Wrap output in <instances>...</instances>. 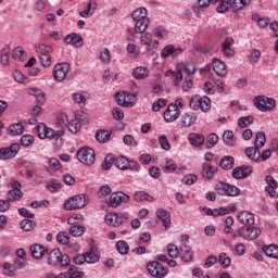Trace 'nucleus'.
<instances>
[{
	"label": "nucleus",
	"instance_id": "nucleus-1",
	"mask_svg": "<svg viewBox=\"0 0 278 278\" xmlns=\"http://www.w3.org/2000/svg\"><path fill=\"white\" fill-rule=\"evenodd\" d=\"M86 205H88V198L86 194H77L71 197L64 202V210L67 212H73L75 210H83V207H86Z\"/></svg>",
	"mask_w": 278,
	"mask_h": 278
},
{
	"label": "nucleus",
	"instance_id": "nucleus-2",
	"mask_svg": "<svg viewBox=\"0 0 278 278\" xmlns=\"http://www.w3.org/2000/svg\"><path fill=\"white\" fill-rule=\"evenodd\" d=\"M47 264L49 266H58V264L68 266L71 264V257L66 254H62L60 249H53L48 255Z\"/></svg>",
	"mask_w": 278,
	"mask_h": 278
},
{
	"label": "nucleus",
	"instance_id": "nucleus-3",
	"mask_svg": "<svg viewBox=\"0 0 278 278\" xmlns=\"http://www.w3.org/2000/svg\"><path fill=\"white\" fill-rule=\"evenodd\" d=\"M215 192L222 197H238V194H240V188L219 181L215 185Z\"/></svg>",
	"mask_w": 278,
	"mask_h": 278
},
{
	"label": "nucleus",
	"instance_id": "nucleus-4",
	"mask_svg": "<svg viewBox=\"0 0 278 278\" xmlns=\"http://www.w3.org/2000/svg\"><path fill=\"white\" fill-rule=\"evenodd\" d=\"M262 233V230L257 227H249V226H242L239 228L238 233H233L232 238H243L244 240H256V238H260Z\"/></svg>",
	"mask_w": 278,
	"mask_h": 278
},
{
	"label": "nucleus",
	"instance_id": "nucleus-5",
	"mask_svg": "<svg viewBox=\"0 0 278 278\" xmlns=\"http://www.w3.org/2000/svg\"><path fill=\"white\" fill-rule=\"evenodd\" d=\"M136 97H138V92L136 91L134 93L126 91L117 92L115 94V101L123 108H134L136 105Z\"/></svg>",
	"mask_w": 278,
	"mask_h": 278
},
{
	"label": "nucleus",
	"instance_id": "nucleus-6",
	"mask_svg": "<svg viewBox=\"0 0 278 278\" xmlns=\"http://www.w3.org/2000/svg\"><path fill=\"white\" fill-rule=\"evenodd\" d=\"M76 157L81 164H85L86 166H92V164H94V160H97L94 156V150L88 147L79 149L77 151Z\"/></svg>",
	"mask_w": 278,
	"mask_h": 278
},
{
	"label": "nucleus",
	"instance_id": "nucleus-7",
	"mask_svg": "<svg viewBox=\"0 0 278 278\" xmlns=\"http://www.w3.org/2000/svg\"><path fill=\"white\" fill-rule=\"evenodd\" d=\"M254 105L261 112H270L275 110V99L265 96L254 98Z\"/></svg>",
	"mask_w": 278,
	"mask_h": 278
},
{
	"label": "nucleus",
	"instance_id": "nucleus-8",
	"mask_svg": "<svg viewBox=\"0 0 278 278\" xmlns=\"http://www.w3.org/2000/svg\"><path fill=\"white\" fill-rule=\"evenodd\" d=\"M71 73V65L68 63H59L53 67V79L54 81H64L66 76Z\"/></svg>",
	"mask_w": 278,
	"mask_h": 278
},
{
	"label": "nucleus",
	"instance_id": "nucleus-9",
	"mask_svg": "<svg viewBox=\"0 0 278 278\" xmlns=\"http://www.w3.org/2000/svg\"><path fill=\"white\" fill-rule=\"evenodd\" d=\"M148 273H150L152 277L164 278L168 275V269L160 262L153 261L148 264Z\"/></svg>",
	"mask_w": 278,
	"mask_h": 278
},
{
	"label": "nucleus",
	"instance_id": "nucleus-10",
	"mask_svg": "<svg viewBox=\"0 0 278 278\" xmlns=\"http://www.w3.org/2000/svg\"><path fill=\"white\" fill-rule=\"evenodd\" d=\"M89 251L85 253V262H87V264H97V262L101 260V254H99V249L94 240H89Z\"/></svg>",
	"mask_w": 278,
	"mask_h": 278
},
{
	"label": "nucleus",
	"instance_id": "nucleus-11",
	"mask_svg": "<svg viewBox=\"0 0 278 278\" xmlns=\"http://www.w3.org/2000/svg\"><path fill=\"white\" fill-rule=\"evenodd\" d=\"M21 151V146L18 143H12L8 148L0 149V160H12L16 157V154Z\"/></svg>",
	"mask_w": 278,
	"mask_h": 278
},
{
	"label": "nucleus",
	"instance_id": "nucleus-12",
	"mask_svg": "<svg viewBox=\"0 0 278 278\" xmlns=\"http://www.w3.org/2000/svg\"><path fill=\"white\" fill-rule=\"evenodd\" d=\"M217 173H218V166L212 165L210 163H202L201 176L206 181H212V179L216 177Z\"/></svg>",
	"mask_w": 278,
	"mask_h": 278
},
{
	"label": "nucleus",
	"instance_id": "nucleus-13",
	"mask_svg": "<svg viewBox=\"0 0 278 278\" xmlns=\"http://www.w3.org/2000/svg\"><path fill=\"white\" fill-rule=\"evenodd\" d=\"M63 42L64 45H71L72 47H75V49L84 47V38L77 33L66 35L63 39Z\"/></svg>",
	"mask_w": 278,
	"mask_h": 278
},
{
	"label": "nucleus",
	"instance_id": "nucleus-14",
	"mask_svg": "<svg viewBox=\"0 0 278 278\" xmlns=\"http://www.w3.org/2000/svg\"><path fill=\"white\" fill-rule=\"evenodd\" d=\"M179 116H181V110L177 109V106L173 105V103L168 105L167 110L163 114L166 123H175Z\"/></svg>",
	"mask_w": 278,
	"mask_h": 278
},
{
	"label": "nucleus",
	"instance_id": "nucleus-15",
	"mask_svg": "<svg viewBox=\"0 0 278 278\" xmlns=\"http://www.w3.org/2000/svg\"><path fill=\"white\" fill-rule=\"evenodd\" d=\"M129 195L125 192H115L110 197V206L118 207L121 203H129Z\"/></svg>",
	"mask_w": 278,
	"mask_h": 278
},
{
	"label": "nucleus",
	"instance_id": "nucleus-16",
	"mask_svg": "<svg viewBox=\"0 0 278 278\" xmlns=\"http://www.w3.org/2000/svg\"><path fill=\"white\" fill-rule=\"evenodd\" d=\"M238 222L245 227H251L255 225V214L249 211H241L238 216Z\"/></svg>",
	"mask_w": 278,
	"mask_h": 278
},
{
	"label": "nucleus",
	"instance_id": "nucleus-17",
	"mask_svg": "<svg viewBox=\"0 0 278 278\" xmlns=\"http://www.w3.org/2000/svg\"><path fill=\"white\" fill-rule=\"evenodd\" d=\"M184 247L180 248L179 257L182 262L192 261V249L188 245V236L182 237Z\"/></svg>",
	"mask_w": 278,
	"mask_h": 278
},
{
	"label": "nucleus",
	"instance_id": "nucleus-18",
	"mask_svg": "<svg viewBox=\"0 0 278 278\" xmlns=\"http://www.w3.org/2000/svg\"><path fill=\"white\" fill-rule=\"evenodd\" d=\"M253 173L251 166L242 165L232 169V177L235 179H247Z\"/></svg>",
	"mask_w": 278,
	"mask_h": 278
},
{
	"label": "nucleus",
	"instance_id": "nucleus-19",
	"mask_svg": "<svg viewBox=\"0 0 278 278\" xmlns=\"http://www.w3.org/2000/svg\"><path fill=\"white\" fill-rule=\"evenodd\" d=\"M181 53H184V49L175 48V46L173 45H167L161 51V58L166 59V58H170V55L176 58V55H181Z\"/></svg>",
	"mask_w": 278,
	"mask_h": 278
},
{
	"label": "nucleus",
	"instance_id": "nucleus-20",
	"mask_svg": "<svg viewBox=\"0 0 278 278\" xmlns=\"http://www.w3.org/2000/svg\"><path fill=\"white\" fill-rule=\"evenodd\" d=\"M213 71L218 77H225L227 75V65L219 59H213Z\"/></svg>",
	"mask_w": 278,
	"mask_h": 278
},
{
	"label": "nucleus",
	"instance_id": "nucleus-21",
	"mask_svg": "<svg viewBox=\"0 0 278 278\" xmlns=\"http://www.w3.org/2000/svg\"><path fill=\"white\" fill-rule=\"evenodd\" d=\"M232 45H233V38L231 37H227L222 43V51L225 58H233V55H236V51L231 49Z\"/></svg>",
	"mask_w": 278,
	"mask_h": 278
},
{
	"label": "nucleus",
	"instance_id": "nucleus-22",
	"mask_svg": "<svg viewBox=\"0 0 278 278\" xmlns=\"http://www.w3.org/2000/svg\"><path fill=\"white\" fill-rule=\"evenodd\" d=\"M265 181L267 187L265 188L266 192H268L269 197L276 199L277 197V180L273 176H266Z\"/></svg>",
	"mask_w": 278,
	"mask_h": 278
},
{
	"label": "nucleus",
	"instance_id": "nucleus-23",
	"mask_svg": "<svg viewBox=\"0 0 278 278\" xmlns=\"http://www.w3.org/2000/svg\"><path fill=\"white\" fill-rule=\"evenodd\" d=\"M30 253L35 260H42L47 253V248L41 244L35 243L30 247Z\"/></svg>",
	"mask_w": 278,
	"mask_h": 278
},
{
	"label": "nucleus",
	"instance_id": "nucleus-24",
	"mask_svg": "<svg viewBox=\"0 0 278 278\" xmlns=\"http://www.w3.org/2000/svg\"><path fill=\"white\" fill-rule=\"evenodd\" d=\"M176 71H181L182 73H186L188 77H190V75H194V73H197V66H194L192 63H178Z\"/></svg>",
	"mask_w": 278,
	"mask_h": 278
},
{
	"label": "nucleus",
	"instance_id": "nucleus-25",
	"mask_svg": "<svg viewBox=\"0 0 278 278\" xmlns=\"http://www.w3.org/2000/svg\"><path fill=\"white\" fill-rule=\"evenodd\" d=\"M156 216L157 218H160V220H162L163 227H165V229H168L170 227V213H168L164 208H159L156 211Z\"/></svg>",
	"mask_w": 278,
	"mask_h": 278
},
{
	"label": "nucleus",
	"instance_id": "nucleus-26",
	"mask_svg": "<svg viewBox=\"0 0 278 278\" xmlns=\"http://www.w3.org/2000/svg\"><path fill=\"white\" fill-rule=\"evenodd\" d=\"M197 123V114L185 113L180 119L181 127H192Z\"/></svg>",
	"mask_w": 278,
	"mask_h": 278
},
{
	"label": "nucleus",
	"instance_id": "nucleus-27",
	"mask_svg": "<svg viewBox=\"0 0 278 278\" xmlns=\"http://www.w3.org/2000/svg\"><path fill=\"white\" fill-rule=\"evenodd\" d=\"M131 75L135 79H147V77L150 75V72L149 68L144 66H138L132 70Z\"/></svg>",
	"mask_w": 278,
	"mask_h": 278
},
{
	"label": "nucleus",
	"instance_id": "nucleus-28",
	"mask_svg": "<svg viewBox=\"0 0 278 278\" xmlns=\"http://www.w3.org/2000/svg\"><path fill=\"white\" fill-rule=\"evenodd\" d=\"M188 140L192 147H201L205 142V137L201 134L191 132L188 136Z\"/></svg>",
	"mask_w": 278,
	"mask_h": 278
},
{
	"label": "nucleus",
	"instance_id": "nucleus-29",
	"mask_svg": "<svg viewBox=\"0 0 278 278\" xmlns=\"http://www.w3.org/2000/svg\"><path fill=\"white\" fill-rule=\"evenodd\" d=\"M96 140L101 144H105V142H110L112 140V131L110 130H98L96 132Z\"/></svg>",
	"mask_w": 278,
	"mask_h": 278
},
{
	"label": "nucleus",
	"instance_id": "nucleus-30",
	"mask_svg": "<svg viewBox=\"0 0 278 278\" xmlns=\"http://www.w3.org/2000/svg\"><path fill=\"white\" fill-rule=\"evenodd\" d=\"M134 201H136L137 203H144L146 201L151 203V201H153V195L144 191H136L134 193Z\"/></svg>",
	"mask_w": 278,
	"mask_h": 278
},
{
	"label": "nucleus",
	"instance_id": "nucleus-31",
	"mask_svg": "<svg viewBox=\"0 0 278 278\" xmlns=\"http://www.w3.org/2000/svg\"><path fill=\"white\" fill-rule=\"evenodd\" d=\"M28 94L36 97V101L39 105H45V101H47V99L45 98V92H42V90L38 88H30L28 89Z\"/></svg>",
	"mask_w": 278,
	"mask_h": 278
},
{
	"label": "nucleus",
	"instance_id": "nucleus-32",
	"mask_svg": "<svg viewBox=\"0 0 278 278\" xmlns=\"http://www.w3.org/2000/svg\"><path fill=\"white\" fill-rule=\"evenodd\" d=\"M149 23H151V20L135 21V31H136V34H144V31H147V29L149 28Z\"/></svg>",
	"mask_w": 278,
	"mask_h": 278
},
{
	"label": "nucleus",
	"instance_id": "nucleus-33",
	"mask_svg": "<svg viewBox=\"0 0 278 278\" xmlns=\"http://www.w3.org/2000/svg\"><path fill=\"white\" fill-rule=\"evenodd\" d=\"M132 21L149 20L148 11L146 8H138L131 13Z\"/></svg>",
	"mask_w": 278,
	"mask_h": 278
},
{
	"label": "nucleus",
	"instance_id": "nucleus-34",
	"mask_svg": "<svg viewBox=\"0 0 278 278\" xmlns=\"http://www.w3.org/2000/svg\"><path fill=\"white\" fill-rule=\"evenodd\" d=\"M35 51L39 54L40 58L42 55H50V53L53 51V48L45 43H39L35 46Z\"/></svg>",
	"mask_w": 278,
	"mask_h": 278
},
{
	"label": "nucleus",
	"instance_id": "nucleus-35",
	"mask_svg": "<svg viewBox=\"0 0 278 278\" xmlns=\"http://www.w3.org/2000/svg\"><path fill=\"white\" fill-rule=\"evenodd\" d=\"M235 162L236 160L233 156H224L219 163V166L223 168V170H231V168H233Z\"/></svg>",
	"mask_w": 278,
	"mask_h": 278
},
{
	"label": "nucleus",
	"instance_id": "nucleus-36",
	"mask_svg": "<svg viewBox=\"0 0 278 278\" xmlns=\"http://www.w3.org/2000/svg\"><path fill=\"white\" fill-rule=\"evenodd\" d=\"M245 155L250 159L253 160L254 162H257L260 160V148L257 147H250L245 149Z\"/></svg>",
	"mask_w": 278,
	"mask_h": 278
},
{
	"label": "nucleus",
	"instance_id": "nucleus-37",
	"mask_svg": "<svg viewBox=\"0 0 278 278\" xmlns=\"http://www.w3.org/2000/svg\"><path fill=\"white\" fill-rule=\"evenodd\" d=\"M114 165L119 170H127V166H129V159H127L125 156H118V157L114 159Z\"/></svg>",
	"mask_w": 278,
	"mask_h": 278
},
{
	"label": "nucleus",
	"instance_id": "nucleus-38",
	"mask_svg": "<svg viewBox=\"0 0 278 278\" xmlns=\"http://www.w3.org/2000/svg\"><path fill=\"white\" fill-rule=\"evenodd\" d=\"M23 199V191L11 189L7 194V200L10 203H14V201H21Z\"/></svg>",
	"mask_w": 278,
	"mask_h": 278
},
{
	"label": "nucleus",
	"instance_id": "nucleus-39",
	"mask_svg": "<svg viewBox=\"0 0 278 278\" xmlns=\"http://www.w3.org/2000/svg\"><path fill=\"white\" fill-rule=\"evenodd\" d=\"M49 127H47V125H45V123H39L36 127H35V132L37 134L38 138H40V140H47V129Z\"/></svg>",
	"mask_w": 278,
	"mask_h": 278
},
{
	"label": "nucleus",
	"instance_id": "nucleus-40",
	"mask_svg": "<svg viewBox=\"0 0 278 278\" xmlns=\"http://www.w3.org/2000/svg\"><path fill=\"white\" fill-rule=\"evenodd\" d=\"M99 60L102 64H110L112 62V54L110 53V49L103 48L100 52Z\"/></svg>",
	"mask_w": 278,
	"mask_h": 278
},
{
	"label": "nucleus",
	"instance_id": "nucleus-41",
	"mask_svg": "<svg viewBox=\"0 0 278 278\" xmlns=\"http://www.w3.org/2000/svg\"><path fill=\"white\" fill-rule=\"evenodd\" d=\"M115 248L121 255H127V253H129V243L125 240L117 241Z\"/></svg>",
	"mask_w": 278,
	"mask_h": 278
},
{
	"label": "nucleus",
	"instance_id": "nucleus-42",
	"mask_svg": "<svg viewBox=\"0 0 278 278\" xmlns=\"http://www.w3.org/2000/svg\"><path fill=\"white\" fill-rule=\"evenodd\" d=\"M12 58L13 60H20L23 62L25 58H27V53H25L23 47H17L12 51Z\"/></svg>",
	"mask_w": 278,
	"mask_h": 278
},
{
	"label": "nucleus",
	"instance_id": "nucleus-43",
	"mask_svg": "<svg viewBox=\"0 0 278 278\" xmlns=\"http://www.w3.org/2000/svg\"><path fill=\"white\" fill-rule=\"evenodd\" d=\"M223 140L225 144H227L228 147H233V144H236V138H233V131L231 130L224 131Z\"/></svg>",
	"mask_w": 278,
	"mask_h": 278
},
{
	"label": "nucleus",
	"instance_id": "nucleus-44",
	"mask_svg": "<svg viewBox=\"0 0 278 278\" xmlns=\"http://www.w3.org/2000/svg\"><path fill=\"white\" fill-rule=\"evenodd\" d=\"M266 144V134L264 131H258L255 137L254 147L256 149H262Z\"/></svg>",
	"mask_w": 278,
	"mask_h": 278
},
{
	"label": "nucleus",
	"instance_id": "nucleus-45",
	"mask_svg": "<svg viewBox=\"0 0 278 278\" xmlns=\"http://www.w3.org/2000/svg\"><path fill=\"white\" fill-rule=\"evenodd\" d=\"M218 262L223 268H229L231 266V257L225 252L219 253Z\"/></svg>",
	"mask_w": 278,
	"mask_h": 278
},
{
	"label": "nucleus",
	"instance_id": "nucleus-46",
	"mask_svg": "<svg viewBox=\"0 0 278 278\" xmlns=\"http://www.w3.org/2000/svg\"><path fill=\"white\" fill-rule=\"evenodd\" d=\"M153 35L155 36V38H159V40H164L168 37V30H166L164 26H157L154 28Z\"/></svg>",
	"mask_w": 278,
	"mask_h": 278
},
{
	"label": "nucleus",
	"instance_id": "nucleus-47",
	"mask_svg": "<svg viewBox=\"0 0 278 278\" xmlns=\"http://www.w3.org/2000/svg\"><path fill=\"white\" fill-rule=\"evenodd\" d=\"M212 108V101L207 96L200 97V109L201 112H210V109Z\"/></svg>",
	"mask_w": 278,
	"mask_h": 278
},
{
	"label": "nucleus",
	"instance_id": "nucleus-48",
	"mask_svg": "<svg viewBox=\"0 0 278 278\" xmlns=\"http://www.w3.org/2000/svg\"><path fill=\"white\" fill-rule=\"evenodd\" d=\"M86 231V228L81 225H75L70 228V233L74 238H79L84 236V232Z\"/></svg>",
	"mask_w": 278,
	"mask_h": 278
},
{
	"label": "nucleus",
	"instance_id": "nucleus-49",
	"mask_svg": "<svg viewBox=\"0 0 278 278\" xmlns=\"http://www.w3.org/2000/svg\"><path fill=\"white\" fill-rule=\"evenodd\" d=\"M126 50L129 58H138L140 55V48L136 43H128Z\"/></svg>",
	"mask_w": 278,
	"mask_h": 278
},
{
	"label": "nucleus",
	"instance_id": "nucleus-50",
	"mask_svg": "<svg viewBox=\"0 0 278 278\" xmlns=\"http://www.w3.org/2000/svg\"><path fill=\"white\" fill-rule=\"evenodd\" d=\"M56 123L61 126V129H66L71 122L68 121V115L61 113L56 117Z\"/></svg>",
	"mask_w": 278,
	"mask_h": 278
},
{
	"label": "nucleus",
	"instance_id": "nucleus-51",
	"mask_svg": "<svg viewBox=\"0 0 278 278\" xmlns=\"http://www.w3.org/2000/svg\"><path fill=\"white\" fill-rule=\"evenodd\" d=\"M251 3V0H233L232 2V10L233 12H238L239 10H243Z\"/></svg>",
	"mask_w": 278,
	"mask_h": 278
},
{
	"label": "nucleus",
	"instance_id": "nucleus-52",
	"mask_svg": "<svg viewBox=\"0 0 278 278\" xmlns=\"http://www.w3.org/2000/svg\"><path fill=\"white\" fill-rule=\"evenodd\" d=\"M23 124L16 123L10 126L9 131L11 136H21L23 134Z\"/></svg>",
	"mask_w": 278,
	"mask_h": 278
},
{
	"label": "nucleus",
	"instance_id": "nucleus-53",
	"mask_svg": "<svg viewBox=\"0 0 278 278\" xmlns=\"http://www.w3.org/2000/svg\"><path fill=\"white\" fill-rule=\"evenodd\" d=\"M231 8V0H219V4L217 5V12L219 14H225L228 9Z\"/></svg>",
	"mask_w": 278,
	"mask_h": 278
},
{
	"label": "nucleus",
	"instance_id": "nucleus-54",
	"mask_svg": "<svg viewBox=\"0 0 278 278\" xmlns=\"http://www.w3.org/2000/svg\"><path fill=\"white\" fill-rule=\"evenodd\" d=\"M62 188V182H60L56 179H52L48 182L47 185V190H49V192H58V190H60Z\"/></svg>",
	"mask_w": 278,
	"mask_h": 278
},
{
	"label": "nucleus",
	"instance_id": "nucleus-55",
	"mask_svg": "<svg viewBox=\"0 0 278 278\" xmlns=\"http://www.w3.org/2000/svg\"><path fill=\"white\" fill-rule=\"evenodd\" d=\"M20 227L23 229V231H31L34 227H36V223L31 219H23Z\"/></svg>",
	"mask_w": 278,
	"mask_h": 278
},
{
	"label": "nucleus",
	"instance_id": "nucleus-56",
	"mask_svg": "<svg viewBox=\"0 0 278 278\" xmlns=\"http://www.w3.org/2000/svg\"><path fill=\"white\" fill-rule=\"evenodd\" d=\"M66 128L68 131H71V134H77V131L81 129V123H79L77 119H72L70 124H67Z\"/></svg>",
	"mask_w": 278,
	"mask_h": 278
},
{
	"label": "nucleus",
	"instance_id": "nucleus-57",
	"mask_svg": "<svg viewBox=\"0 0 278 278\" xmlns=\"http://www.w3.org/2000/svg\"><path fill=\"white\" fill-rule=\"evenodd\" d=\"M159 144L164 151H170V142H168L166 135H161L159 137Z\"/></svg>",
	"mask_w": 278,
	"mask_h": 278
},
{
	"label": "nucleus",
	"instance_id": "nucleus-58",
	"mask_svg": "<svg viewBox=\"0 0 278 278\" xmlns=\"http://www.w3.org/2000/svg\"><path fill=\"white\" fill-rule=\"evenodd\" d=\"M218 143V135L212 132L206 138V147L207 149H212V147H216Z\"/></svg>",
	"mask_w": 278,
	"mask_h": 278
},
{
	"label": "nucleus",
	"instance_id": "nucleus-59",
	"mask_svg": "<svg viewBox=\"0 0 278 278\" xmlns=\"http://www.w3.org/2000/svg\"><path fill=\"white\" fill-rule=\"evenodd\" d=\"M167 253H168V255H169L173 260H175V258L179 257L180 250H179V248H177V245H175V244H168V245H167Z\"/></svg>",
	"mask_w": 278,
	"mask_h": 278
},
{
	"label": "nucleus",
	"instance_id": "nucleus-60",
	"mask_svg": "<svg viewBox=\"0 0 278 278\" xmlns=\"http://www.w3.org/2000/svg\"><path fill=\"white\" fill-rule=\"evenodd\" d=\"M238 125L239 127L243 128L249 127V125H253V116H245V117H240L238 119Z\"/></svg>",
	"mask_w": 278,
	"mask_h": 278
},
{
	"label": "nucleus",
	"instance_id": "nucleus-61",
	"mask_svg": "<svg viewBox=\"0 0 278 278\" xmlns=\"http://www.w3.org/2000/svg\"><path fill=\"white\" fill-rule=\"evenodd\" d=\"M116 218H118V213H109L105 215V223L111 227H116Z\"/></svg>",
	"mask_w": 278,
	"mask_h": 278
},
{
	"label": "nucleus",
	"instance_id": "nucleus-62",
	"mask_svg": "<svg viewBox=\"0 0 278 278\" xmlns=\"http://www.w3.org/2000/svg\"><path fill=\"white\" fill-rule=\"evenodd\" d=\"M263 251L267 257H275V253H277V245L270 244L263 247Z\"/></svg>",
	"mask_w": 278,
	"mask_h": 278
},
{
	"label": "nucleus",
	"instance_id": "nucleus-63",
	"mask_svg": "<svg viewBox=\"0 0 278 278\" xmlns=\"http://www.w3.org/2000/svg\"><path fill=\"white\" fill-rule=\"evenodd\" d=\"M201 105V97L200 96H193L189 101V106L191 110H200Z\"/></svg>",
	"mask_w": 278,
	"mask_h": 278
},
{
	"label": "nucleus",
	"instance_id": "nucleus-64",
	"mask_svg": "<svg viewBox=\"0 0 278 278\" xmlns=\"http://www.w3.org/2000/svg\"><path fill=\"white\" fill-rule=\"evenodd\" d=\"M193 81L190 76L185 77L184 83L181 85V90L184 92H188L189 90H192Z\"/></svg>",
	"mask_w": 278,
	"mask_h": 278
}]
</instances>
